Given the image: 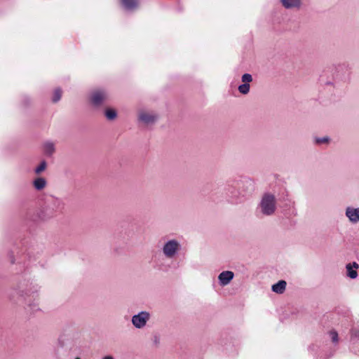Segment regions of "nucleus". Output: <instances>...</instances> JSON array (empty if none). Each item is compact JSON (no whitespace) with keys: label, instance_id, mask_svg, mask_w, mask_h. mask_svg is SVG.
<instances>
[{"label":"nucleus","instance_id":"nucleus-11","mask_svg":"<svg viewBox=\"0 0 359 359\" xmlns=\"http://www.w3.org/2000/svg\"><path fill=\"white\" fill-rule=\"evenodd\" d=\"M287 283L285 280H280L271 286V290L278 294H283L286 290Z\"/></svg>","mask_w":359,"mask_h":359},{"label":"nucleus","instance_id":"nucleus-16","mask_svg":"<svg viewBox=\"0 0 359 359\" xmlns=\"http://www.w3.org/2000/svg\"><path fill=\"white\" fill-rule=\"evenodd\" d=\"M330 142V139L328 136L315 137L313 139V142L318 145L328 144Z\"/></svg>","mask_w":359,"mask_h":359},{"label":"nucleus","instance_id":"nucleus-9","mask_svg":"<svg viewBox=\"0 0 359 359\" xmlns=\"http://www.w3.org/2000/svg\"><path fill=\"white\" fill-rule=\"evenodd\" d=\"M234 278V273L231 271H224L218 276V282L220 286L228 285Z\"/></svg>","mask_w":359,"mask_h":359},{"label":"nucleus","instance_id":"nucleus-3","mask_svg":"<svg viewBox=\"0 0 359 359\" xmlns=\"http://www.w3.org/2000/svg\"><path fill=\"white\" fill-rule=\"evenodd\" d=\"M261 212L266 216L272 215L276 210V199L273 194L265 193L259 205Z\"/></svg>","mask_w":359,"mask_h":359},{"label":"nucleus","instance_id":"nucleus-5","mask_svg":"<svg viewBox=\"0 0 359 359\" xmlns=\"http://www.w3.org/2000/svg\"><path fill=\"white\" fill-rule=\"evenodd\" d=\"M138 120L145 124L154 123L158 119V114L153 111L142 109L138 111Z\"/></svg>","mask_w":359,"mask_h":359},{"label":"nucleus","instance_id":"nucleus-1","mask_svg":"<svg viewBox=\"0 0 359 359\" xmlns=\"http://www.w3.org/2000/svg\"><path fill=\"white\" fill-rule=\"evenodd\" d=\"M64 203L62 199L53 197L47 200L41 208L39 217L42 219H48L54 217L57 212L62 210Z\"/></svg>","mask_w":359,"mask_h":359},{"label":"nucleus","instance_id":"nucleus-6","mask_svg":"<svg viewBox=\"0 0 359 359\" xmlns=\"http://www.w3.org/2000/svg\"><path fill=\"white\" fill-rule=\"evenodd\" d=\"M107 98V93L103 90H93L90 95V100L95 106L101 104Z\"/></svg>","mask_w":359,"mask_h":359},{"label":"nucleus","instance_id":"nucleus-20","mask_svg":"<svg viewBox=\"0 0 359 359\" xmlns=\"http://www.w3.org/2000/svg\"><path fill=\"white\" fill-rule=\"evenodd\" d=\"M351 338H353V339L359 338V328H355V329L352 330Z\"/></svg>","mask_w":359,"mask_h":359},{"label":"nucleus","instance_id":"nucleus-19","mask_svg":"<svg viewBox=\"0 0 359 359\" xmlns=\"http://www.w3.org/2000/svg\"><path fill=\"white\" fill-rule=\"evenodd\" d=\"M330 336L332 342L337 343L338 341V334L335 331H331L330 332Z\"/></svg>","mask_w":359,"mask_h":359},{"label":"nucleus","instance_id":"nucleus-8","mask_svg":"<svg viewBox=\"0 0 359 359\" xmlns=\"http://www.w3.org/2000/svg\"><path fill=\"white\" fill-rule=\"evenodd\" d=\"M241 80L243 83L240 85L238 89L241 94L246 95L250 91V83L252 81V76L250 74H244Z\"/></svg>","mask_w":359,"mask_h":359},{"label":"nucleus","instance_id":"nucleus-21","mask_svg":"<svg viewBox=\"0 0 359 359\" xmlns=\"http://www.w3.org/2000/svg\"><path fill=\"white\" fill-rule=\"evenodd\" d=\"M60 97H61V92L60 90H56L55 93V96L53 97V100L55 102H57V100H59L60 99Z\"/></svg>","mask_w":359,"mask_h":359},{"label":"nucleus","instance_id":"nucleus-2","mask_svg":"<svg viewBox=\"0 0 359 359\" xmlns=\"http://www.w3.org/2000/svg\"><path fill=\"white\" fill-rule=\"evenodd\" d=\"M182 250V244L175 238L165 240L161 247L163 255L168 259H172L177 257Z\"/></svg>","mask_w":359,"mask_h":359},{"label":"nucleus","instance_id":"nucleus-17","mask_svg":"<svg viewBox=\"0 0 359 359\" xmlns=\"http://www.w3.org/2000/svg\"><path fill=\"white\" fill-rule=\"evenodd\" d=\"M47 168V163L45 161H42L35 168L34 172L36 175H40L41 172L46 170Z\"/></svg>","mask_w":359,"mask_h":359},{"label":"nucleus","instance_id":"nucleus-18","mask_svg":"<svg viewBox=\"0 0 359 359\" xmlns=\"http://www.w3.org/2000/svg\"><path fill=\"white\" fill-rule=\"evenodd\" d=\"M105 116L109 120H114L116 118L117 114L115 109L111 108H107L105 110Z\"/></svg>","mask_w":359,"mask_h":359},{"label":"nucleus","instance_id":"nucleus-13","mask_svg":"<svg viewBox=\"0 0 359 359\" xmlns=\"http://www.w3.org/2000/svg\"><path fill=\"white\" fill-rule=\"evenodd\" d=\"M34 188L36 191H42L47 187V180L42 177H38L33 180Z\"/></svg>","mask_w":359,"mask_h":359},{"label":"nucleus","instance_id":"nucleus-23","mask_svg":"<svg viewBox=\"0 0 359 359\" xmlns=\"http://www.w3.org/2000/svg\"><path fill=\"white\" fill-rule=\"evenodd\" d=\"M76 359H80L79 358H76Z\"/></svg>","mask_w":359,"mask_h":359},{"label":"nucleus","instance_id":"nucleus-14","mask_svg":"<svg viewBox=\"0 0 359 359\" xmlns=\"http://www.w3.org/2000/svg\"><path fill=\"white\" fill-rule=\"evenodd\" d=\"M122 6L128 11L136 8L139 4L137 0H120Z\"/></svg>","mask_w":359,"mask_h":359},{"label":"nucleus","instance_id":"nucleus-12","mask_svg":"<svg viewBox=\"0 0 359 359\" xmlns=\"http://www.w3.org/2000/svg\"><path fill=\"white\" fill-rule=\"evenodd\" d=\"M283 6L287 9L299 8L302 5V0H280Z\"/></svg>","mask_w":359,"mask_h":359},{"label":"nucleus","instance_id":"nucleus-7","mask_svg":"<svg viewBox=\"0 0 359 359\" xmlns=\"http://www.w3.org/2000/svg\"><path fill=\"white\" fill-rule=\"evenodd\" d=\"M345 215L351 224L359 222V208L348 206L345 210Z\"/></svg>","mask_w":359,"mask_h":359},{"label":"nucleus","instance_id":"nucleus-22","mask_svg":"<svg viewBox=\"0 0 359 359\" xmlns=\"http://www.w3.org/2000/svg\"><path fill=\"white\" fill-rule=\"evenodd\" d=\"M102 359H114V358L111 355H107L104 357Z\"/></svg>","mask_w":359,"mask_h":359},{"label":"nucleus","instance_id":"nucleus-15","mask_svg":"<svg viewBox=\"0 0 359 359\" xmlns=\"http://www.w3.org/2000/svg\"><path fill=\"white\" fill-rule=\"evenodd\" d=\"M43 151L47 156H51L55 151V144L50 141H46L43 144Z\"/></svg>","mask_w":359,"mask_h":359},{"label":"nucleus","instance_id":"nucleus-10","mask_svg":"<svg viewBox=\"0 0 359 359\" xmlns=\"http://www.w3.org/2000/svg\"><path fill=\"white\" fill-rule=\"evenodd\" d=\"M359 265L356 262L349 263L346 264V269L347 271V276L352 278L355 279L358 276L357 269H358Z\"/></svg>","mask_w":359,"mask_h":359},{"label":"nucleus","instance_id":"nucleus-4","mask_svg":"<svg viewBox=\"0 0 359 359\" xmlns=\"http://www.w3.org/2000/svg\"><path fill=\"white\" fill-rule=\"evenodd\" d=\"M151 318V314L147 311H142L132 316L131 323L137 329H143Z\"/></svg>","mask_w":359,"mask_h":359}]
</instances>
